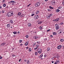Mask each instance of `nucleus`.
<instances>
[{
    "label": "nucleus",
    "mask_w": 64,
    "mask_h": 64,
    "mask_svg": "<svg viewBox=\"0 0 64 64\" xmlns=\"http://www.w3.org/2000/svg\"><path fill=\"white\" fill-rule=\"evenodd\" d=\"M28 26H30V27L31 26V24L30 23H29L28 24Z\"/></svg>",
    "instance_id": "412c9836"
},
{
    "label": "nucleus",
    "mask_w": 64,
    "mask_h": 64,
    "mask_svg": "<svg viewBox=\"0 0 64 64\" xmlns=\"http://www.w3.org/2000/svg\"><path fill=\"white\" fill-rule=\"evenodd\" d=\"M40 56H42V57H43V54H41Z\"/></svg>",
    "instance_id": "09e8293b"
},
{
    "label": "nucleus",
    "mask_w": 64,
    "mask_h": 64,
    "mask_svg": "<svg viewBox=\"0 0 64 64\" xmlns=\"http://www.w3.org/2000/svg\"><path fill=\"white\" fill-rule=\"evenodd\" d=\"M53 21H56V19H55V20H53Z\"/></svg>",
    "instance_id": "6e6d98bb"
},
{
    "label": "nucleus",
    "mask_w": 64,
    "mask_h": 64,
    "mask_svg": "<svg viewBox=\"0 0 64 64\" xmlns=\"http://www.w3.org/2000/svg\"><path fill=\"white\" fill-rule=\"evenodd\" d=\"M60 27L59 26H58L56 27V30H58V29H59Z\"/></svg>",
    "instance_id": "dca6fc26"
},
{
    "label": "nucleus",
    "mask_w": 64,
    "mask_h": 64,
    "mask_svg": "<svg viewBox=\"0 0 64 64\" xmlns=\"http://www.w3.org/2000/svg\"><path fill=\"white\" fill-rule=\"evenodd\" d=\"M34 39H38V37L37 36H34Z\"/></svg>",
    "instance_id": "1a4fd4ad"
},
{
    "label": "nucleus",
    "mask_w": 64,
    "mask_h": 64,
    "mask_svg": "<svg viewBox=\"0 0 64 64\" xmlns=\"http://www.w3.org/2000/svg\"><path fill=\"white\" fill-rule=\"evenodd\" d=\"M49 15V16H50V17L51 16H52V15H53V14H50V15Z\"/></svg>",
    "instance_id": "473e14b6"
},
{
    "label": "nucleus",
    "mask_w": 64,
    "mask_h": 64,
    "mask_svg": "<svg viewBox=\"0 0 64 64\" xmlns=\"http://www.w3.org/2000/svg\"><path fill=\"white\" fill-rule=\"evenodd\" d=\"M8 4H11V2L10 1V2H8Z\"/></svg>",
    "instance_id": "13d9d810"
},
{
    "label": "nucleus",
    "mask_w": 64,
    "mask_h": 64,
    "mask_svg": "<svg viewBox=\"0 0 64 64\" xmlns=\"http://www.w3.org/2000/svg\"><path fill=\"white\" fill-rule=\"evenodd\" d=\"M38 53H40H40H41V52H42V50L41 49H38Z\"/></svg>",
    "instance_id": "7ed1b4c3"
},
{
    "label": "nucleus",
    "mask_w": 64,
    "mask_h": 64,
    "mask_svg": "<svg viewBox=\"0 0 64 64\" xmlns=\"http://www.w3.org/2000/svg\"><path fill=\"white\" fill-rule=\"evenodd\" d=\"M39 29L40 30H42V27L41 26L40 27Z\"/></svg>",
    "instance_id": "4be33fe9"
},
{
    "label": "nucleus",
    "mask_w": 64,
    "mask_h": 64,
    "mask_svg": "<svg viewBox=\"0 0 64 64\" xmlns=\"http://www.w3.org/2000/svg\"><path fill=\"white\" fill-rule=\"evenodd\" d=\"M55 26L56 27H58V25L57 24H56L55 25Z\"/></svg>",
    "instance_id": "72a5a7b5"
},
{
    "label": "nucleus",
    "mask_w": 64,
    "mask_h": 64,
    "mask_svg": "<svg viewBox=\"0 0 64 64\" xmlns=\"http://www.w3.org/2000/svg\"><path fill=\"white\" fill-rule=\"evenodd\" d=\"M26 38H28V35H26Z\"/></svg>",
    "instance_id": "a19ab883"
},
{
    "label": "nucleus",
    "mask_w": 64,
    "mask_h": 64,
    "mask_svg": "<svg viewBox=\"0 0 64 64\" xmlns=\"http://www.w3.org/2000/svg\"><path fill=\"white\" fill-rule=\"evenodd\" d=\"M28 43L29 41H27L25 44V46H27V45H28Z\"/></svg>",
    "instance_id": "6e6552de"
},
{
    "label": "nucleus",
    "mask_w": 64,
    "mask_h": 64,
    "mask_svg": "<svg viewBox=\"0 0 64 64\" xmlns=\"http://www.w3.org/2000/svg\"><path fill=\"white\" fill-rule=\"evenodd\" d=\"M18 16H20V15H21V13L20 12H18Z\"/></svg>",
    "instance_id": "a211bd4d"
},
{
    "label": "nucleus",
    "mask_w": 64,
    "mask_h": 64,
    "mask_svg": "<svg viewBox=\"0 0 64 64\" xmlns=\"http://www.w3.org/2000/svg\"><path fill=\"white\" fill-rule=\"evenodd\" d=\"M2 2V3H4V2H5V0H3Z\"/></svg>",
    "instance_id": "de8ad7c7"
},
{
    "label": "nucleus",
    "mask_w": 64,
    "mask_h": 64,
    "mask_svg": "<svg viewBox=\"0 0 64 64\" xmlns=\"http://www.w3.org/2000/svg\"><path fill=\"white\" fill-rule=\"evenodd\" d=\"M10 2L11 3H13L12 4V5H13L15 4V2L14 1V0H12L11 1H10Z\"/></svg>",
    "instance_id": "20e7f679"
},
{
    "label": "nucleus",
    "mask_w": 64,
    "mask_h": 64,
    "mask_svg": "<svg viewBox=\"0 0 64 64\" xmlns=\"http://www.w3.org/2000/svg\"><path fill=\"white\" fill-rule=\"evenodd\" d=\"M42 57V56H39V58H41V57Z\"/></svg>",
    "instance_id": "5fc2aeb1"
},
{
    "label": "nucleus",
    "mask_w": 64,
    "mask_h": 64,
    "mask_svg": "<svg viewBox=\"0 0 64 64\" xmlns=\"http://www.w3.org/2000/svg\"><path fill=\"white\" fill-rule=\"evenodd\" d=\"M62 8V6H58V9H61V8Z\"/></svg>",
    "instance_id": "ddd939ff"
},
{
    "label": "nucleus",
    "mask_w": 64,
    "mask_h": 64,
    "mask_svg": "<svg viewBox=\"0 0 64 64\" xmlns=\"http://www.w3.org/2000/svg\"><path fill=\"white\" fill-rule=\"evenodd\" d=\"M2 58V56H0V59H1Z\"/></svg>",
    "instance_id": "052dcab7"
},
{
    "label": "nucleus",
    "mask_w": 64,
    "mask_h": 64,
    "mask_svg": "<svg viewBox=\"0 0 64 64\" xmlns=\"http://www.w3.org/2000/svg\"><path fill=\"white\" fill-rule=\"evenodd\" d=\"M2 8V6H0V8Z\"/></svg>",
    "instance_id": "bf43d9fd"
},
{
    "label": "nucleus",
    "mask_w": 64,
    "mask_h": 64,
    "mask_svg": "<svg viewBox=\"0 0 64 64\" xmlns=\"http://www.w3.org/2000/svg\"><path fill=\"white\" fill-rule=\"evenodd\" d=\"M50 50V48H48V52L49 51V50Z\"/></svg>",
    "instance_id": "7c9ffc66"
},
{
    "label": "nucleus",
    "mask_w": 64,
    "mask_h": 64,
    "mask_svg": "<svg viewBox=\"0 0 64 64\" xmlns=\"http://www.w3.org/2000/svg\"><path fill=\"white\" fill-rule=\"evenodd\" d=\"M47 38H46L44 40V41H46V40H47Z\"/></svg>",
    "instance_id": "c9c22d12"
},
{
    "label": "nucleus",
    "mask_w": 64,
    "mask_h": 64,
    "mask_svg": "<svg viewBox=\"0 0 64 64\" xmlns=\"http://www.w3.org/2000/svg\"><path fill=\"white\" fill-rule=\"evenodd\" d=\"M26 49H28V48H29V47H28V46L26 47Z\"/></svg>",
    "instance_id": "864d4df0"
},
{
    "label": "nucleus",
    "mask_w": 64,
    "mask_h": 64,
    "mask_svg": "<svg viewBox=\"0 0 64 64\" xmlns=\"http://www.w3.org/2000/svg\"><path fill=\"white\" fill-rule=\"evenodd\" d=\"M29 51L30 52V51H31V48H30L29 49Z\"/></svg>",
    "instance_id": "58836bf2"
},
{
    "label": "nucleus",
    "mask_w": 64,
    "mask_h": 64,
    "mask_svg": "<svg viewBox=\"0 0 64 64\" xmlns=\"http://www.w3.org/2000/svg\"><path fill=\"white\" fill-rule=\"evenodd\" d=\"M53 35H57V34L56 32H53Z\"/></svg>",
    "instance_id": "4468645a"
},
{
    "label": "nucleus",
    "mask_w": 64,
    "mask_h": 64,
    "mask_svg": "<svg viewBox=\"0 0 64 64\" xmlns=\"http://www.w3.org/2000/svg\"><path fill=\"white\" fill-rule=\"evenodd\" d=\"M4 10H3L2 11V13H4Z\"/></svg>",
    "instance_id": "f704fd0d"
},
{
    "label": "nucleus",
    "mask_w": 64,
    "mask_h": 64,
    "mask_svg": "<svg viewBox=\"0 0 64 64\" xmlns=\"http://www.w3.org/2000/svg\"><path fill=\"white\" fill-rule=\"evenodd\" d=\"M20 16V17H23V15H21Z\"/></svg>",
    "instance_id": "338daca9"
},
{
    "label": "nucleus",
    "mask_w": 64,
    "mask_h": 64,
    "mask_svg": "<svg viewBox=\"0 0 64 64\" xmlns=\"http://www.w3.org/2000/svg\"><path fill=\"white\" fill-rule=\"evenodd\" d=\"M22 42V40H20L19 41V42L20 43H21Z\"/></svg>",
    "instance_id": "c756f323"
},
{
    "label": "nucleus",
    "mask_w": 64,
    "mask_h": 64,
    "mask_svg": "<svg viewBox=\"0 0 64 64\" xmlns=\"http://www.w3.org/2000/svg\"><path fill=\"white\" fill-rule=\"evenodd\" d=\"M39 11L38 10L36 12V14H39Z\"/></svg>",
    "instance_id": "6ab92c4d"
},
{
    "label": "nucleus",
    "mask_w": 64,
    "mask_h": 64,
    "mask_svg": "<svg viewBox=\"0 0 64 64\" xmlns=\"http://www.w3.org/2000/svg\"><path fill=\"white\" fill-rule=\"evenodd\" d=\"M55 64H58V63L56 62V61L55 62H54Z\"/></svg>",
    "instance_id": "c03bdc74"
},
{
    "label": "nucleus",
    "mask_w": 64,
    "mask_h": 64,
    "mask_svg": "<svg viewBox=\"0 0 64 64\" xmlns=\"http://www.w3.org/2000/svg\"><path fill=\"white\" fill-rule=\"evenodd\" d=\"M17 33L18 34H19V33H20V32H17Z\"/></svg>",
    "instance_id": "0e129e2a"
},
{
    "label": "nucleus",
    "mask_w": 64,
    "mask_h": 64,
    "mask_svg": "<svg viewBox=\"0 0 64 64\" xmlns=\"http://www.w3.org/2000/svg\"><path fill=\"white\" fill-rule=\"evenodd\" d=\"M62 32V30H58V34H60Z\"/></svg>",
    "instance_id": "39448f33"
},
{
    "label": "nucleus",
    "mask_w": 64,
    "mask_h": 64,
    "mask_svg": "<svg viewBox=\"0 0 64 64\" xmlns=\"http://www.w3.org/2000/svg\"><path fill=\"white\" fill-rule=\"evenodd\" d=\"M56 22H57L58 21H59V18H57L56 19Z\"/></svg>",
    "instance_id": "bb28decb"
},
{
    "label": "nucleus",
    "mask_w": 64,
    "mask_h": 64,
    "mask_svg": "<svg viewBox=\"0 0 64 64\" xmlns=\"http://www.w3.org/2000/svg\"><path fill=\"white\" fill-rule=\"evenodd\" d=\"M39 20H38V24H41V23H42L43 22H42V21H40L39 22Z\"/></svg>",
    "instance_id": "9b49d317"
},
{
    "label": "nucleus",
    "mask_w": 64,
    "mask_h": 64,
    "mask_svg": "<svg viewBox=\"0 0 64 64\" xmlns=\"http://www.w3.org/2000/svg\"><path fill=\"white\" fill-rule=\"evenodd\" d=\"M62 4V5L64 6V1H63Z\"/></svg>",
    "instance_id": "49530a36"
},
{
    "label": "nucleus",
    "mask_w": 64,
    "mask_h": 64,
    "mask_svg": "<svg viewBox=\"0 0 64 64\" xmlns=\"http://www.w3.org/2000/svg\"><path fill=\"white\" fill-rule=\"evenodd\" d=\"M30 5H31V4H28V7H29V6H30Z\"/></svg>",
    "instance_id": "4d7b16f0"
},
{
    "label": "nucleus",
    "mask_w": 64,
    "mask_h": 64,
    "mask_svg": "<svg viewBox=\"0 0 64 64\" xmlns=\"http://www.w3.org/2000/svg\"><path fill=\"white\" fill-rule=\"evenodd\" d=\"M56 12H59L60 11V10L58 9H57L56 10Z\"/></svg>",
    "instance_id": "f8f14e48"
},
{
    "label": "nucleus",
    "mask_w": 64,
    "mask_h": 64,
    "mask_svg": "<svg viewBox=\"0 0 64 64\" xmlns=\"http://www.w3.org/2000/svg\"><path fill=\"white\" fill-rule=\"evenodd\" d=\"M50 31V30L49 29V30H48L47 31V32H49Z\"/></svg>",
    "instance_id": "37998d69"
},
{
    "label": "nucleus",
    "mask_w": 64,
    "mask_h": 64,
    "mask_svg": "<svg viewBox=\"0 0 64 64\" xmlns=\"http://www.w3.org/2000/svg\"><path fill=\"white\" fill-rule=\"evenodd\" d=\"M50 37H53V36L52 35H51L50 36Z\"/></svg>",
    "instance_id": "e2e57ef3"
},
{
    "label": "nucleus",
    "mask_w": 64,
    "mask_h": 64,
    "mask_svg": "<svg viewBox=\"0 0 64 64\" xmlns=\"http://www.w3.org/2000/svg\"><path fill=\"white\" fill-rule=\"evenodd\" d=\"M13 33H14V34H17V32H13Z\"/></svg>",
    "instance_id": "cd10ccee"
},
{
    "label": "nucleus",
    "mask_w": 64,
    "mask_h": 64,
    "mask_svg": "<svg viewBox=\"0 0 64 64\" xmlns=\"http://www.w3.org/2000/svg\"><path fill=\"white\" fill-rule=\"evenodd\" d=\"M10 22L11 23H12L13 22V20H10Z\"/></svg>",
    "instance_id": "393cba45"
},
{
    "label": "nucleus",
    "mask_w": 64,
    "mask_h": 64,
    "mask_svg": "<svg viewBox=\"0 0 64 64\" xmlns=\"http://www.w3.org/2000/svg\"><path fill=\"white\" fill-rule=\"evenodd\" d=\"M37 43L38 44H40V42H37Z\"/></svg>",
    "instance_id": "603ef678"
},
{
    "label": "nucleus",
    "mask_w": 64,
    "mask_h": 64,
    "mask_svg": "<svg viewBox=\"0 0 64 64\" xmlns=\"http://www.w3.org/2000/svg\"><path fill=\"white\" fill-rule=\"evenodd\" d=\"M64 24V23L63 22H62L61 23H60V25H62V24Z\"/></svg>",
    "instance_id": "a18cd8bd"
},
{
    "label": "nucleus",
    "mask_w": 64,
    "mask_h": 64,
    "mask_svg": "<svg viewBox=\"0 0 64 64\" xmlns=\"http://www.w3.org/2000/svg\"><path fill=\"white\" fill-rule=\"evenodd\" d=\"M34 18H36V19H38L39 18V16L38 15H36L34 16Z\"/></svg>",
    "instance_id": "0eeeda50"
},
{
    "label": "nucleus",
    "mask_w": 64,
    "mask_h": 64,
    "mask_svg": "<svg viewBox=\"0 0 64 64\" xmlns=\"http://www.w3.org/2000/svg\"><path fill=\"white\" fill-rule=\"evenodd\" d=\"M54 3V2L53 0L51 2V3Z\"/></svg>",
    "instance_id": "e433bc0d"
},
{
    "label": "nucleus",
    "mask_w": 64,
    "mask_h": 64,
    "mask_svg": "<svg viewBox=\"0 0 64 64\" xmlns=\"http://www.w3.org/2000/svg\"><path fill=\"white\" fill-rule=\"evenodd\" d=\"M39 45L38 44H37L36 45V47H39Z\"/></svg>",
    "instance_id": "4c0bfd02"
},
{
    "label": "nucleus",
    "mask_w": 64,
    "mask_h": 64,
    "mask_svg": "<svg viewBox=\"0 0 64 64\" xmlns=\"http://www.w3.org/2000/svg\"><path fill=\"white\" fill-rule=\"evenodd\" d=\"M24 62H26L27 61V60H24Z\"/></svg>",
    "instance_id": "79ce46f5"
},
{
    "label": "nucleus",
    "mask_w": 64,
    "mask_h": 64,
    "mask_svg": "<svg viewBox=\"0 0 64 64\" xmlns=\"http://www.w3.org/2000/svg\"><path fill=\"white\" fill-rule=\"evenodd\" d=\"M63 49H64V46L63 47Z\"/></svg>",
    "instance_id": "774afa93"
},
{
    "label": "nucleus",
    "mask_w": 64,
    "mask_h": 64,
    "mask_svg": "<svg viewBox=\"0 0 64 64\" xmlns=\"http://www.w3.org/2000/svg\"><path fill=\"white\" fill-rule=\"evenodd\" d=\"M34 15H35V14H32L31 15V16H34Z\"/></svg>",
    "instance_id": "8fccbe9b"
},
{
    "label": "nucleus",
    "mask_w": 64,
    "mask_h": 64,
    "mask_svg": "<svg viewBox=\"0 0 64 64\" xmlns=\"http://www.w3.org/2000/svg\"><path fill=\"white\" fill-rule=\"evenodd\" d=\"M21 59H20L19 60V62H20V61H21Z\"/></svg>",
    "instance_id": "680f3d73"
},
{
    "label": "nucleus",
    "mask_w": 64,
    "mask_h": 64,
    "mask_svg": "<svg viewBox=\"0 0 64 64\" xmlns=\"http://www.w3.org/2000/svg\"><path fill=\"white\" fill-rule=\"evenodd\" d=\"M56 62H57L58 63H59V61L58 60H56Z\"/></svg>",
    "instance_id": "2f4dec72"
},
{
    "label": "nucleus",
    "mask_w": 64,
    "mask_h": 64,
    "mask_svg": "<svg viewBox=\"0 0 64 64\" xmlns=\"http://www.w3.org/2000/svg\"><path fill=\"white\" fill-rule=\"evenodd\" d=\"M27 64H29L30 63V62H29V61L28 60L27 61Z\"/></svg>",
    "instance_id": "b1692460"
},
{
    "label": "nucleus",
    "mask_w": 64,
    "mask_h": 64,
    "mask_svg": "<svg viewBox=\"0 0 64 64\" xmlns=\"http://www.w3.org/2000/svg\"><path fill=\"white\" fill-rule=\"evenodd\" d=\"M49 8L50 9H54V8H53L50 6H49Z\"/></svg>",
    "instance_id": "aec40b11"
},
{
    "label": "nucleus",
    "mask_w": 64,
    "mask_h": 64,
    "mask_svg": "<svg viewBox=\"0 0 64 64\" xmlns=\"http://www.w3.org/2000/svg\"><path fill=\"white\" fill-rule=\"evenodd\" d=\"M40 5V3L39 2H37L36 4H35V7H38L39 6V5Z\"/></svg>",
    "instance_id": "f03ea898"
},
{
    "label": "nucleus",
    "mask_w": 64,
    "mask_h": 64,
    "mask_svg": "<svg viewBox=\"0 0 64 64\" xmlns=\"http://www.w3.org/2000/svg\"><path fill=\"white\" fill-rule=\"evenodd\" d=\"M60 42H63V41H64V39H61L60 40Z\"/></svg>",
    "instance_id": "a878e982"
},
{
    "label": "nucleus",
    "mask_w": 64,
    "mask_h": 64,
    "mask_svg": "<svg viewBox=\"0 0 64 64\" xmlns=\"http://www.w3.org/2000/svg\"><path fill=\"white\" fill-rule=\"evenodd\" d=\"M38 53L37 52H35V54L36 56V55H37V54Z\"/></svg>",
    "instance_id": "c85d7f7f"
},
{
    "label": "nucleus",
    "mask_w": 64,
    "mask_h": 64,
    "mask_svg": "<svg viewBox=\"0 0 64 64\" xmlns=\"http://www.w3.org/2000/svg\"><path fill=\"white\" fill-rule=\"evenodd\" d=\"M6 44V43L5 42H4L2 44H0V46H4V45H5Z\"/></svg>",
    "instance_id": "9d476101"
},
{
    "label": "nucleus",
    "mask_w": 64,
    "mask_h": 64,
    "mask_svg": "<svg viewBox=\"0 0 64 64\" xmlns=\"http://www.w3.org/2000/svg\"><path fill=\"white\" fill-rule=\"evenodd\" d=\"M13 15V13L11 12H8L7 14V16L8 17H11Z\"/></svg>",
    "instance_id": "f257e3e1"
},
{
    "label": "nucleus",
    "mask_w": 64,
    "mask_h": 64,
    "mask_svg": "<svg viewBox=\"0 0 64 64\" xmlns=\"http://www.w3.org/2000/svg\"><path fill=\"white\" fill-rule=\"evenodd\" d=\"M10 24H8L6 25V26H7L8 28H9L10 27Z\"/></svg>",
    "instance_id": "f3484780"
},
{
    "label": "nucleus",
    "mask_w": 64,
    "mask_h": 64,
    "mask_svg": "<svg viewBox=\"0 0 64 64\" xmlns=\"http://www.w3.org/2000/svg\"><path fill=\"white\" fill-rule=\"evenodd\" d=\"M46 55H44V57H46Z\"/></svg>",
    "instance_id": "69168bd1"
},
{
    "label": "nucleus",
    "mask_w": 64,
    "mask_h": 64,
    "mask_svg": "<svg viewBox=\"0 0 64 64\" xmlns=\"http://www.w3.org/2000/svg\"><path fill=\"white\" fill-rule=\"evenodd\" d=\"M50 18V16L49 15L48 16H46V18H47V19H49Z\"/></svg>",
    "instance_id": "2eb2a0df"
},
{
    "label": "nucleus",
    "mask_w": 64,
    "mask_h": 64,
    "mask_svg": "<svg viewBox=\"0 0 64 64\" xmlns=\"http://www.w3.org/2000/svg\"><path fill=\"white\" fill-rule=\"evenodd\" d=\"M6 4H3V7H6Z\"/></svg>",
    "instance_id": "5701e85b"
},
{
    "label": "nucleus",
    "mask_w": 64,
    "mask_h": 64,
    "mask_svg": "<svg viewBox=\"0 0 64 64\" xmlns=\"http://www.w3.org/2000/svg\"><path fill=\"white\" fill-rule=\"evenodd\" d=\"M61 47H62V46L60 45L58 46L57 48L58 49H60Z\"/></svg>",
    "instance_id": "423d86ee"
},
{
    "label": "nucleus",
    "mask_w": 64,
    "mask_h": 64,
    "mask_svg": "<svg viewBox=\"0 0 64 64\" xmlns=\"http://www.w3.org/2000/svg\"><path fill=\"white\" fill-rule=\"evenodd\" d=\"M37 48H38V47H36V48H34V50H36V49H37Z\"/></svg>",
    "instance_id": "3c124183"
},
{
    "label": "nucleus",
    "mask_w": 64,
    "mask_h": 64,
    "mask_svg": "<svg viewBox=\"0 0 64 64\" xmlns=\"http://www.w3.org/2000/svg\"><path fill=\"white\" fill-rule=\"evenodd\" d=\"M48 11H51V10L50 9H48Z\"/></svg>",
    "instance_id": "ea45409f"
}]
</instances>
